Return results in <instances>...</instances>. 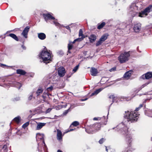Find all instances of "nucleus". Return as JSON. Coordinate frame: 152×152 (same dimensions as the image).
I'll list each match as a JSON object with an SVG mask.
<instances>
[{
	"label": "nucleus",
	"mask_w": 152,
	"mask_h": 152,
	"mask_svg": "<svg viewBox=\"0 0 152 152\" xmlns=\"http://www.w3.org/2000/svg\"><path fill=\"white\" fill-rule=\"evenodd\" d=\"M52 109V108H48V109H47L46 110V111L45 112V113L47 114V113H49L51 111Z\"/></svg>",
	"instance_id": "c03bdc74"
},
{
	"label": "nucleus",
	"mask_w": 152,
	"mask_h": 152,
	"mask_svg": "<svg viewBox=\"0 0 152 152\" xmlns=\"http://www.w3.org/2000/svg\"><path fill=\"white\" fill-rule=\"evenodd\" d=\"M14 85L15 87L18 88V89H20L22 86L21 83L19 82H17L15 83Z\"/></svg>",
	"instance_id": "7c9ffc66"
},
{
	"label": "nucleus",
	"mask_w": 152,
	"mask_h": 152,
	"mask_svg": "<svg viewBox=\"0 0 152 152\" xmlns=\"http://www.w3.org/2000/svg\"><path fill=\"white\" fill-rule=\"evenodd\" d=\"M38 37L41 40H44L46 38V36L45 34L43 33H38Z\"/></svg>",
	"instance_id": "2eb2a0df"
},
{
	"label": "nucleus",
	"mask_w": 152,
	"mask_h": 152,
	"mask_svg": "<svg viewBox=\"0 0 152 152\" xmlns=\"http://www.w3.org/2000/svg\"><path fill=\"white\" fill-rule=\"evenodd\" d=\"M29 124V123L28 122H26L23 125L22 127L23 128L25 129L28 125Z\"/></svg>",
	"instance_id": "ea45409f"
},
{
	"label": "nucleus",
	"mask_w": 152,
	"mask_h": 152,
	"mask_svg": "<svg viewBox=\"0 0 152 152\" xmlns=\"http://www.w3.org/2000/svg\"><path fill=\"white\" fill-rule=\"evenodd\" d=\"M79 124V123L77 121H74L72 123L71 125H72L74 126H76L78 125Z\"/></svg>",
	"instance_id": "c9c22d12"
},
{
	"label": "nucleus",
	"mask_w": 152,
	"mask_h": 152,
	"mask_svg": "<svg viewBox=\"0 0 152 152\" xmlns=\"http://www.w3.org/2000/svg\"><path fill=\"white\" fill-rule=\"evenodd\" d=\"M143 106V105L142 104H140V105H139V107H140V108H141Z\"/></svg>",
	"instance_id": "bf43d9fd"
},
{
	"label": "nucleus",
	"mask_w": 152,
	"mask_h": 152,
	"mask_svg": "<svg viewBox=\"0 0 152 152\" xmlns=\"http://www.w3.org/2000/svg\"><path fill=\"white\" fill-rule=\"evenodd\" d=\"M130 56L129 52H124L122 53L119 56L118 60L121 63H123L129 60V57Z\"/></svg>",
	"instance_id": "20e7f679"
},
{
	"label": "nucleus",
	"mask_w": 152,
	"mask_h": 152,
	"mask_svg": "<svg viewBox=\"0 0 152 152\" xmlns=\"http://www.w3.org/2000/svg\"><path fill=\"white\" fill-rule=\"evenodd\" d=\"M47 93V94L48 96H49V95H51V94H50L49 93H48V92H46Z\"/></svg>",
	"instance_id": "680f3d73"
},
{
	"label": "nucleus",
	"mask_w": 152,
	"mask_h": 152,
	"mask_svg": "<svg viewBox=\"0 0 152 152\" xmlns=\"http://www.w3.org/2000/svg\"><path fill=\"white\" fill-rule=\"evenodd\" d=\"M109 98H112L113 102H118V101L117 100V99H118V97L116 96H115L114 95H111L109 97Z\"/></svg>",
	"instance_id": "4be33fe9"
},
{
	"label": "nucleus",
	"mask_w": 152,
	"mask_h": 152,
	"mask_svg": "<svg viewBox=\"0 0 152 152\" xmlns=\"http://www.w3.org/2000/svg\"><path fill=\"white\" fill-rule=\"evenodd\" d=\"M66 28L67 29H68V30H70V27H69V26H66Z\"/></svg>",
	"instance_id": "5fc2aeb1"
},
{
	"label": "nucleus",
	"mask_w": 152,
	"mask_h": 152,
	"mask_svg": "<svg viewBox=\"0 0 152 152\" xmlns=\"http://www.w3.org/2000/svg\"><path fill=\"white\" fill-rule=\"evenodd\" d=\"M148 83H146L145 84L143 85L140 88H139L138 89H135L134 90V91L135 92H136V93H137L140 90H141L142 88H144L145 86L147 85L148 84Z\"/></svg>",
	"instance_id": "a878e982"
},
{
	"label": "nucleus",
	"mask_w": 152,
	"mask_h": 152,
	"mask_svg": "<svg viewBox=\"0 0 152 152\" xmlns=\"http://www.w3.org/2000/svg\"><path fill=\"white\" fill-rule=\"evenodd\" d=\"M30 27L29 26H26L23 30L21 33V35L25 38H27V35L29 31Z\"/></svg>",
	"instance_id": "0eeeda50"
},
{
	"label": "nucleus",
	"mask_w": 152,
	"mask_h": 152,
	"mask_svg": "<svg viewBox=\"0 0 152 152\" xmlns=\"http://www.w3.org/2000/svg\"><path fill=\"white\" fill-rule=\"evenodd\" d=\"M79 67V65H77L73 69L72 71L73 72H76L77 70L78 69Z\"/></svg>",
	"instance_id": "79ce46f5"
},
{
	"label": "nucleus",
	"mask_w": 152,
	"mask_h": 152,
	"mask_svg": "<svg viewBox=\"0 0 152 152\" xmlns=\"http://www.w3.org/2000/svg\"><path fill=\"white\" fill-rule=\"evenodd\" d=\"M73 130H74V129H70V130H69L67 132H70V131H73Z\"/></svg>",
	"instance_id": "052dcab7"
},
{
	"label": "nucleus",
	"mask_w": 152,
	"mask_h": 152,
	"mask_svg": "<svg viewBox=\"0 0 152 152\" xmlns=\"http://www.w3.org/2000/svg\"><path fill=\"white\" fill-rule=\"evenodd\" d=\"M53 88L52 86H51L50 87L46 89V90L45 91V92H48L50 91H51L53 89Z\"/></svg>",
	"instance_id": "4c0bfd02"
},
{
	"label": "nucleus",
	"mask_w": 152,
	"mask_h": 152,
	"mask_svg": "<svg viewBox=\"0 0 152 152\" xmlns=\"http://www.w3.org/2000/svg\"><path fill=\"white\" fill-rule=\"evenodd\" d=\"M134 7L133 6H131L129 9V14L132 16V17H134L136 15L137 12L134 10Z\"/></svg>",
	"instance_id": "9b49d317"
},
{
	"label": "nucleus",
	"mask_w": 152,
	"mask_h": 152,
	"mask_svg": "<svg viewBox=\"0 0 152 152\" xmlns=\"http://www.w3.org/2000/svg\"><path fill=\"white\" fill-rule=\"evenodd\" d=\"M103 124L102 123H96L92 125V127L94 129L96 132L100 129L101 127V125Z\"/></svg>",
	"instance_id": "6e6552de"
},
{
	"label": "nucleus",
	"mask_w": 152,
	"mask_h": 152,
	"mask_svg": "<svg viewBox=\"0 0 152 152\" xmlns=\"http://www.w3.org/2000/svg\"><path fill=\"white\" fill-rule=\"evenodd\" d=\"M148 83H146L145 84L143 85L140 88H139L138 89H135L134 90V91L135 92H136V93H137L140 90H141L142 88H144L145 86L147 85L148 84Z\"/></svg>",
	"instance_id": "393cba45"
},
{
	"label": "nucleus",
	"mask_w": 152,
	"mask_h": 152,
	"mask_svg": "<svg viewBox=\"0 0 152 152\" xmlns=\"http://www.w3.org/2000/svg\"><path fill=\"white\" fill-rule=\"evenodd\" d=\"M133 150V148L129 147L126 149L125 150L123 151V152H132Z\"/></svg>",
	"instance_id": "72a5a7b5"
},
{
	"label": "nucleus",
	"mask_w": 152,
	"mask_h": 152,
	"mask_svg": "<svg viewBox=\"0 0 152 152\" xmlns=\"http://www.w3.org/2000/svg\"><path fill=\"white\" fill-rule=\"evenodd\" d=\"M54 24L56 26H60V24L58 22L54 21L53 22Z\"/></svg>",
	"instance_id": "8fccbe9b"
},
{
	"label": "nucleus",
	"mask_w": 152,
	"mask_h": 152,
	"mask_svg": "<svg viewBox=\"0 0 152 152\" xmlns=\"http://www.w3.org/2000/svg\"><path fill=\"white\" fill-rule=\"evenodd\" d=\"M112 129H115V130L117 129L119 133L124 135L126 137V140L129 144H130L132 141L131 136L129 134L128 128L123 123L120 124L116 127L113 128Z\"/></svg>",
	"instance_id": "f257e3e1"
},
{
	"label": "nucleus",
	"mask_w": 152,
	"mask_h": 152,
	"mask_svg": "<svg viewBox=\"0 0 152 152\" xmlns=\"http://www.w3.org/2000/svg\"><path fill=\"white\" fill-rule=\"evenodd\" d=\"M57 139L60 141L62 140V132L60 130H57Z\"/></svg>",
	"instance_id": "aec40b11"
},
{
	"label": "nucleus",
	"mask_w": 152,
	"mask_h": 152,
	"mask_svg": "<svg viewBox=\"0 0 152 152\" xmlns=\"http://www.w3.org/2000/svg\"><path fill=\"white\" fill-rule=\"evenodd\" d=\"M145 114L148 116L152 117V110H147L145 112Z\"/></svg>",
	"instance_id": "2f4dec72"
},
{
	"label": "nucleus",
	"mask_w": 152,
	"mask_h": 152,
	"mask_svg": "<svg viewBox=\"0 0 152 152\" xmlns=\"http://www.w3.org/2000/svg\"><path fill=\"white\" fill-rule=\"evenodd\" d=\"M66 73L65 68L63 67H60L58 69V75L60 77H63Z\"/></svg>",
	"instance_id": "423d86ee"
},
{
	"label": "nucleus",
	"mask_w": 152,
	"mask_h": 152,
	"mask_svg": "<svg viewBox=\"0 0 152 152\" xmlns=\"http://www.w3.org/2000/svg\"><path fill=\"white\" fill-rule=\"evenodd\" d=\"M102 91V89H97L94 92V94L95 95L97 94L99 92H100Z\"/></svg>",
	"instance_id": "58836bf2"
},
{
	"label": "nucleus",
	"mask_w": 152,
	"mask_h": 152,
	"mask_svg": "<svg viewBox=\"0 0 152 152\" xmlns=\"http://www.w3.org/2000/svg\"><path fill=\"white\" fill-rule=\"evenodd\" d=\"M126 26L124 25L122 28H117L115 32L117 33L118 34H122L123 33V31L124 30V28Z\"/></svg>",
	"instance_id": "6ab92c4d"
},
{
	"label": "nucleus",
	"mask_w": 152,
	"mask_h": 152,
	"mask_svg": "<svg viewBox=\"0 0 152 152\" xmlns=\"http://www.w3.org/2000/svg\"><path fill=\"white\" fill-rule=\"evenodd\" d=\"M100 39L97 42L96 44V46H99V45H101L103 42Z\"/></svg>",
	"instance_id": "e433bc0d"
},
{
	"label": "nucleus",
	"mask_w": 152,
	"mask_h": 152,
	"mask_svg": "<svg viewBox=\"0 0 152 152\" xmlns=\"http://www.w3.org/2000/svg\"><path fill=\"white\" fill-rule=\"evenodd\" d=\"M68 52L69 53H71V52L70 51V50H69L68 49Z\"/></svg>",
	"instance_id": "774afa93"
},
{
	"label": "nucleus",
	"mask_w": 152,
	"mask_h": 152,
	"mask_svg": "<svg viewBox=\"0 0 152 152\" xmlns=\"http://www.w3.org/2000/svg\"><path fill=\"white\" fill-rule=\"evenodd\" d=\"M21 118L19 116L16 117L13 119V121L17 123H19L20 121Z\"/></svg>",
	"instance_id": "c756f323"
},
{
	"label": "nucleus",
	"mask_w": 152,
	"mask_h": 152,
	"mask_svg": "<svg viewBox=\"0 0 152 152\" xmlns=\"http://www.w3.org/2000/svg\"><path fill=\"white\" fill-rule=\"evenodd\" d=\"M106 151L107 152L108 151V149L107 148V147H106Z\"/></svg>",
	"instance_id": "338daca9"
},
{
	"label": "nucleus",
	"mask_w": 152,
	"mask_h": 152,
	"mask_svg": "<svg viewBox=\"0 0 152 152\" xmlns=\"http://www.w3.org/2000/svg\"><path fill=\"white\" fill-rule=\"evenodd\" d=\"M105 25V23L104 22H102L100 24H98L97 28L98 29H100L102 28Z\"/></svg>",
	"instance_id": "c85d7f7f"
},
{
	"label": "nucleus",
	"mask_w": 152,
	"mask_h": 152,
	"mask_svg": "<svg viewBox=\"0 0 152 152\" xmlns=\"http://www.w3.org/2000/svg\"><path fill=\"white\" fill-rule=\"evenodd\" d=\"M96 36L93 34L91 35L89 38L90 42L91 43L94 42L96 40Z\"/></svg>",
	"instance_id": "412c9836"
},
{
	"label": "nucleus",
	"mask_w": 152,
	"mask_h": 152,
	"mask_svg": "<svg viewBox=\"0 0 152 152\" xmlns=\"http://www.w3.org/2000/svg\"><path fill=\"white\" fill-rule=\"evenodd\" d=\"M134 89L133 91L132 92V95L131 97H126L125 98V99L127 101H128L129 100H130L132 99L133 97H134L137 94V93H136V92H135L134 91V89Z\"/></svg>",
	"instance_id": "f3484780"
},
{
	"label": "nucleus",
	"mask_w": 152,
	"mask_h": 152,
	"mask_svg": "<svg viewBox=\"0 0 152 152\" xmlns=\"http://www.w3.org/2000/svg\"><path fill=\"white\" fill-rule=\"evenodd\" d=\"M17 73L18 74H20L21 75H23L26 73V72L25 71L21 69H18L17 70Z\"/></svg>",
	"instance_id": "b1692460"
},
{
	"label": "nucleus",
	"mask_w": 152,
	"mask_h": 152,
	"mask_svg": "<svg viewBox=\"0 0 152 152\" xmlns=\"http://www.w3.org/2000/svg\"><path fill=\"white\" fill-rule=\"evenodd\" d=\"M42 91L43 90L42 89H38L36 92L37 96H39V95L40 94L42 93Z\"/></svg>",
	"instance_id": "f704fd0d"
},
{
	"label": "nucleus",
	"mask_w": 152,
	"mask_h": 152,
	"mask_svg": "<svg viewBox=\"0 0 152 152\" xmlns=\"http://www.w3.org/2000/svg\"><path fill=\"white\" fill-rule=\"evenodd\" d=\"M93 128L92 127V126L91 125V127L89 128H87L86 129V132L88 134H93L95 132V130H94Z\"/></svg>",
	"instance_id": "dca6fc26"
},
{
	"label": "nucleus",
	"mask_w": 152,
	"mask_h": 152,
	"mask_svg": "<svg viewBox=\"0 0 152 152\" xmlns=\"http://www.w3.org/2000/svg\"><path fill=\"white\" fill-rule=\"evenodd\" d=\"M84 39V38H83V37H79L78 38L75 39V41H77L78 42H80L82 41Z\"/></svg>",
	"instance_id": "37998d69"
},
{
	"label": "nucleus",
	"mask_w": 152,
	"mask_h": 152,
	"mask_svg": "<svg viewBox=\"0 0 152 152\" xmlns=\"http://www.w3.org/2000/svg\"><path fill=\"white\" fill-rule=\"evenodd\" d=\"M140 107L137 108L134 111H127L125 112V114L124 115V118L127 119L128 122L130 121L131 122H134L137 121L139 115L136 113L137 111L139 110Z\"/></svg>",
	"instance_id": "f03ea898"
},
{
	"label": "nucleus",
	"mask_w": 152,
	"mask_h": 152,
	"mask_svg": "<svg viewBox=\"0 0 152 152\" xmlns=\"http://www.w3.org/2000/svg\"><path fill=\"white\" fill-rule=\"evenodd\" d=\"M32 97V95H30L28 97V99L29 100H31V99Z\"/></svg>",
	"instance_id": "603ef678"
},
{
	"label": "nucleus",
	"mask_w": 152,
	"mask_h": 152,
	"mask_svg": "<svg viewBox=\"0 0 152 152\" xmlns=\"http://www.w3.org/2000/svg\"><path fill=\"white\" fill-rule=\"evenodd\" d=\"M57 152H63L60 150H58L57 151Z\"/></svg>",
	"instance_id": "69168bd1"
},
{
	"label": "nucleus",
	"mask_w": 152,
	"mask_h": 152,
	"mask_svg": "<svg viewBox=\"0 0 152 152\" xmlns=\"http://www.w3.org/2000/svg\"><path fill=\"white\" fill-rule=\"evenodd\" d=\"M0 66H1L2 67H4V66H6V65L3 64H1Z\"/></svg>",
	"instance_id": "6e6d98bb"
},
{
	"label": "nucleus",
	"mask_w": 152,
	"mask_h": 152,
	"mask_svg": "<svg viewBox=\"0 0 152 152\" xmlns=\"http://www.w3.org/2000/svg\"><path fill=\"white\" fill-rule=\"evenodd\" d=\"M43 16L47 22L48 20H54L55 19L54 17L49 14H44Z\"/></svg>",
	"instance_id": "1a4fd4ad"
},
{
	"label": "nucleus",
	"mask_w": 152,
	"mask_h": 152,
	"mask_svg": "<svg viewBox=\"0 0 152 152\" xmlns=\"http://www.w3.org/2000/svg\"><path fill=\"white\" fill-rule=\"evenodd\" d=\"M73 47V45L72 44H71V43H69L68 44V49L69 50H70L72 49Z\"/></svg>",
	"instance_id": "a19ab883"
},
{
	"label": "nucleus",
	"mask_w": 152,
	"mask_h": 152,
	"mask_svg": "<svg viewBox=\"0 0 152 152\" xmlns=\"http://www.w3.org/2000/svg\"><path fill=\"white\" fill-rule=\"evenodd\" d=\"M91 75L96 76L98 73V71L94 67H92L91 69Z\"/></svg>",
	"instance_id": "a211bd4d"
},
{
	"label": "nucleus",
	"mask_w": 152,
	"mask_h": 152,
	"mask_svg": "<svg viewBox=\"0 0 152 152\" xmlns=\"http://www.w3.org/2000/svg\"><path fill=\"white\" fill-rule=\"evenodd\" d=\"M104 139L103 138H102L99 141V142L100 144H102L104 141Z\"/></svg>",
	"instance_id": "de8ad7c7"
},
{
	"label": "nucleus",
	"mask_w": 152,
	"mask_h": 152,
	"mask_svg": "<svg viewBox=\"0 0 152 152\" xmlns=\"http://www.w3.org/2000/svg\"><path fill=\"white\" fill-rule=\"evenodd\" d=\"M152 9V5H149L148 7L145 8L144 10L142 11L141 12L139 13L138 16L143 17L144 15L146 16L147 15L148 13H149L151 11Z\"/></svg>",
	"instance_id": "39448f33"
},
{
	"label": "nucleus",
	"mask_w": 152,
	"mask_h": 152,
	"mask_svg": "<svg viewBox=\"0 0 152 152\" xmlns=\"http://www.w3.org/2000/svg\"><path fill=\"white\" fill-rule=\"evenodd\" d=\"M94 95H95L94 94V93L93 92V93H92L90 95V96H92Z\"/></svg>",
	"instance_id": "13d9d810"
},
{
	"label": "nucleus",
	"mask_w": 152,
	"mask_h": 152,
	"mask_svg": "<svg viewBox=\"0 0 152 152\" xmlns=\"http://www.w3.org/2000/svg\"><path fill=\"white\" fill-rule=\"evenodd\" d=\"M66 106H67V104H66L65 105L62 106V107H66Z\"/></svg>",
	"instance_id": "e2e57ef3"
},
{
	"label": "nucleus",
	"mask_w": 152,
	"mask_h": 152,
	"mask_svg": "<svg viewBox=\"0 0 152 152\" xmlns=\"http://www.w3.org/2000/svg\"><path fill=\"white\" fill-rule=\"evenodd\" d=\"M9 36L17 41H18V37L14 34L11 33L10 34Z\"/></svg>",
	"instance_id": "cd10ccee"
},
{
	"label": "nucleus",
	"mask_w": 152,
	"mask_h": 152,
	"mask_svg": "<svg viewBox=\"0 0 152 152\" xmlns=\"http://www.w3.org/2000/svg\"><path fill=\"white\" fill-rule=\"evenodd\" d=\"M152 77V73L151 72H148L144 75H143L141 76L142 78L143 79H149Z\"/></svg>",
	"instance_id": "ddd939ff"
},
{
	"label": "nucleus",
	"mask_w": 152,
	"mask_h": 152,
	"mask_svg": "<svg viewBox=\"0 0 152 152\" xmlns=\"http://www.w3.org/2000/svg\"><path fill=\"white\" fill-rule=\"evenodd\" d=\"M108 36V34H104L100 38V39L102 42H104L107 39Z\"/></svg>",
	"instance_id": "bb28decb"
},
{
	"label": "nucleus",
	"mask_w": 152,
	"mask_h": 152,
	"mask_svg": "<svg viewBox=\"0 0 152 152\" xmlns=\"http://www.w3.org/2000/svg\"><path fill=\"white\" fill-rule=\"evenodd\" d=\"M44 134H41L40 133H37V134L36 136V139L37 140V138L38 137V138H39L41 140H43V143L44 144V145L45 147L47 148V146L45 142V141L44 140Z\"/></svg>",
	"instance_id": "f8f14e48"
},
{
	"label": "nucleus",
	"mask_w": 152,
	"mask_h": 152,
	"mask_svg": "<svg viewBox=\"0 0 152 152\" xmlns=\"http://www.w3.org/2000/svg\"><path fill=\"white\" fill-rule=\"evenodd\" d=\"M69 109H70V108H69L68 110H65L63 114V115H66L67 114V113H68V112L69 111Z\"/></svg>",
	"instance_id": "a18cd8bd"
},
{
	"label": "nucleus",
	"mask_w": 152,
	"mask_h": 152,
	"mask_svg": "<svg viewBox=\"0 0 152 152\" xmlns=\"http://www.w3.org/2000/svg\"><path fill=\"white\" fill-rule=\"evenodd\" d=\"M116 67L114 66L113 67L110 69L109 70V71L110 72L115 71H116Z\"/></svg>",
	"instance_id": "49530a36"
},
{
	"label": "nucleus",
	"mask_w": 152,
	"mask_h": 152,
	"mask_svg": "<svg viewBox=\"0 0 152 152\" xmlns=\"http://www.w3.org/2000/svg\"><path fill=\"white\" fill-rule=\"evenodd\" d=\"M42 96L44 99H45L46 97L45 96H44V95H42Z\"/></svg>",
	"instance_id": "0e129e2a"
},
{
	"label": "nucleus",
	"mask_w": 152,
	"mask_h": 152,
	"mask_svg": "<svg viewBox=\"0 0 152 152\" xmlns=\"http://www.w3.org/2000/svg\"><path fill=\"white\" fill-rule=\"evenodd\" d=\"M79 36L80 37H83V38H85V35L83 34V31L82 29H80L79 30Z\"/></svg>",
	"instance_id": "473e14b6"
},
{
	"label": "nucleus",
	"mask_w": 152,
	"mask_h": 152,
	"mask_svg": "<svg viewBox=\"0 0 152 152\" xmlns=\"http://www.w3.org/2000/svg\"><path fill=\"white\" fill-rule=\"evenodd\" d=\"M21 47L23 49V50H26V47L25 46L23 45H22L21 46Z\"/></svg>",
	"instance_id": "864d4df0"
},
{
	"label": "nucleus",
	"mask_w": 152,
	"mask_h": 152,
	"mask_svg": "<svg viewBox=\"0 0 152 152\" xmlns=\"http://www.w3.org/2000/svg\"><path fill=\"white\" fill-rule=\"evenodd\" d=\"M76 42H77V41H75V39L72 42H70V43H71V44H72V43L74 44Z\"/></svg>",
	"instance_id": "4d7b16f0"
},
{
	"label": "nucleus",
	"mask_w": 152,
	"mask_h": 152,
	"mask_svg": "<svg viewBox=\"0 0 152 152\" xmlns=\"http://www.w3.org/2000/svg\"><path fill=\"white\" fill-rule=\"evenodd\" d=\"M7 148V145H4L3 147V148L4 149V150H6Z\"/></svg>",
	"instance_id": "3c124183"
},
{
	"label": "nucleus",
	"mask_w": 152,
	"mask_h": 152,
	"mask_svg": "<svg viewBox=\"0 0 152 152\" xmlns=\"http://www.w3.org/2000/svg\"><path fill=\"white\" fill-rule=\"evenodd\" d=\"M46 124L44 123H39L37 124V127L36 129L37 130H40L41 129L43 126H44Z\"/></svg>",
	"instance_id": "5701e85b"
},
{
	"label": "nucleus",
	"mask_w": 152,
	"mask_h": 152,
	"mask_svg": "<svg viewBox=\"0 0 152 152\" xmlns=\"http://www.w3.org/2000/svg\"><path fill=\"white\" fill-rule=\"evenodd\" d=\"M141 24L140 23H137L135 24L134 26V30L136 32H138L141 30Z\"/></svg>",
	"instance_id": "9d476101"
},
{
	"label": "nucleus",
	"mask_w": 152,
	"mask_h": 152,
	"mask_svg": "<svg viewBox=\"0 0 152 152\" xmlns=\"http://www.w3.org/2000/svg\"><path fill=\"white\" fill-rule=\"evenodd\" d=\"M39 57L40 59H42V61L46 64L49 63L51 61V56L50 52H48L47 49L45 47L42 50L39 54Z\"/></svg>",
	"instance_id": "7ed1b4c3"
},
{
	"label": "nucleus",
	"mask_w": 152,
	"mask_h": 152,
	"mask_svg": "<svg viewBox=\"0 0 152 152\" xmlns=\"http://www.w3.org/2000/svg\"><path fill=\"white\" fill-rule=\"evenodd\" d=\"M101 118L99 117H95L93 118V120L94 121L100 120H101Z\"/></svg>",
	"instance_id": "09e8293b"
},
{
	"label": "nucleus",
	"mask_w": 152,
	"mask_h": 152,
	"mask_svg": "<svg viewBox=\"0 0 152 152\" xmlns=\"http://www.w3.org/2000/svg\"><path fill=\"white\" fill-rule=\"evenodd\" d=\"M132 71H129L126 72L124 75V77L126 79H128L131 76L132 74Z\"/></svg>",
	"instance_id": "4468645a"
}]
</instances>
